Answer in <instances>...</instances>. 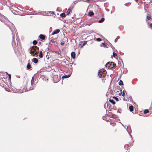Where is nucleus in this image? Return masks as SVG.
<instances>
[{"label": "nucleus", "mask_w": 152, "mask_h": 152, "mask_svg": "<svg viewBox=\"0 0 152 152\" xmlns=\"http://www.w3.org/2000/svg\"><path fill=\"white\" fill-rule=\"evenodd\" d=\"M39 48L36 46H33L31 48V52L33 55H37L39 52Z\"/></svg>", "instance_id": "nucleus-1"}, {"label": "nucleus", "mask_w": 152, "mask_h": 152, "mask_svg": "<svg viewBox=\"0 0 152 152\" xmlns=\"http://www.w3.org/2000/svg\"><path fill=\"white\" fill-rule=\"evenodd\" d=\"M35 87V86L34 84V77L32 78L31 82V85L30 86L28 85L26 89L27 91L28 90H33Z\"/></svg>", "instance_id": "nucleus-2"}, {"label": "nucleus", "mask_w": 152, "mask_h": 152, "mask_svg": "<svg viewBox=\"0 0 152 152\" xmlns=\"http://www.w3.org/2000/svg\"><path fill=\"white\" fill-rule=\"evenodd\" d=\"M106 71L104 69H100L98 72V76L100 78H102L106 75Z\"/></svg>", "instance_id": "nucleus-3"}, {"label": "nucleus", "mask_w": 152, "mask_h": 152, "mask_svg": "<svg viewBox=\"0 0 152 152\" xmlns=\"http://www.w3.org/2000/svg\"><path fill=\"white\" fill-rule=\"evenodd\" d=\"M53 80L54 83H56L58 82L60 80V77H58V75H54L53 77Z\"/></svg>", "instance_id": "nucleus-4"}, {"label": "nucleus", "mask_w": 152, "mask_h": 152, "mask_svg": "<svg viewBox=\"0 0 152 152\" xmlns=\"http://www.w3.org/2000/svg\"><path fill=\"white\" fill-rule=\"evenodd\" d=\"M60 32V30L59 29H57L54 30L52 33V35H54Z\"/></svg>", "instance_id": "nucleus-5"}, {"label": "nucleus", "mask_w": 152, "mask_h": 152, "mask_svg": "<svg viewBox=\"0 0 152 152\" xmlns=\"http://www.w3.org/2000/svg\"><path fill=\"white\" fill-rule=\"evenodd\" d=\"M71 56L72 58L73 59H74L75 58V53L74 52H72L71 53Z\"/></svg>", "instance_id": "nucleus-6"}, {"label": "nucleus", "mask_w": 152, "mask_h": 152, "mask_svg": "<svg viewBox=\"0 0 152 152\" xmlns=\"http://www.w3.org/2000/svg\"><path fill=\"white\" fill-rule=\"evenodd\" d=\"M27 68L28 69L31 70L32 69V67H31V64L30 63H28L27 65Z\"/></svg>", "instance_id": "nucleus-7"}, {"label": "nucleus", "mask_w": 152, "mask_h": 152, "mask_svg": "<svg viewBox=\"0 0 152 152\" xmlns=\"http://www.w3.org/2000/svg\"><path fill=\"white\" fill-rule=\"evenodd\" d=\"M32 61L36 64L37 63L38 60L37 58H34L32 59Z\"/></svg>", "instance_id": "nucleus-8"}, {"label": "nucleus", "mask_w": 152, "mask_h": 152, "mask_svg": "<svg viewBox=\"0 0 152 152\" xmlns=\"http://www.w3.org/2000/svg\"><path fill=\"white\" fill-rule=\"evenodd\" d=\"M39 37L42 40H44L45 39V36L43 34H40Z\"/></svg>", "instance_id": "nucleus-9"}, {"label": "nucleus", "mask_w": 152, "mask_h": 152, "mask_svg": "<svg viewBox=\"0 0 152 152\" xmlns=\"http://www.w3.org/2000/svg\"><path fill=\"white\" fill-rule=\"evenodd\" d=\"M129 108L130 111L132 112V111H133L134 108L133 106L131 105L129 106Z\"/></svg>", "instance_id": "nucleus-10"}, {"label": "nucleus", "mask_w": 152, "mask_h": 152, "mask_svg": "<svg viewBox=\"0 0 152 152\" xmlns=\"http://www.w3.org/2000/svg\"><path fill=\"white\" fill-rule=\"evenodd\" d=\"M88 14L89 16H91L94 15V13L92 11H89L88 12Z\"/></svg>", "instance_id": "nucleus-11"}, {"label": "nucleus", "mask_w": 152, "mask_h": 152, "mask_svg": "<svg viewBox=\"0 0 152 152\" xmlns=\"http://www.w3.org/2000/svg\"><path fill=\"white\" fill-rule=\"evenodd\" d=\"M39 56L40 58H42L43 57V53L42 51H40Z\"/></svg>", "instance_id": "nucleus-12"}, {"label": "nucleus", "mask_w": 152, "mask_h": 152, "mask_svg": "<svg viewBox=\"0 0 152 152\" xmlns=\"http://www.w3.org/2000/svg\"><path fill=\"white\" fill-rule=\"evenodd\" d=\"M72 10H71V9L69 8V9L67 11V15H69L70 12H71V11Z\"/></svg>", "instance_id": "nucleus-13"}, {"label": "nucleus", "mask_w": 152, "mask_h": 152, "mask_svg": "<svg viewBox=\"0 0 152 152\" xmlns=\"http://www.w3.org/2000/svg\"><path fill=\"white\" fill-rule=\"evenodd\" d=\"M86 42H87L86 41H84L83 42H82V44H81V47H82L85 45L86 44Z\"/></svg>", "instance_id": "nucleus-14"}, {"label": "nucleus", "mask_w": 152, "mask_h": 152, "mask_svg": "<svg viewBox=\"0 0 152 152\" xmlns=\"http://www.w3.org/2000/svg\"><path fill=\"white\" fill-rule=\"evenodd\" d=\"M110 102L112 103L113 104H115V102L113 99H110L109 100Z\"/></svg>", "instance_id": "nucleus-15"}, {"label": "nucleus", "mask_w": 152, "mask_h": 152, "mask_svg": "<svg viewBox=\"0 0 152 152\" xmlns=\"http://www.w3.org/2000/svg\"><path fill=\"white\" fill-rule=\"evenodd\" d=\"M104 19L103 18H102L101 20H99L98 22L100 23H102L104 21Z\"/></svg>", "instance_id": "nucleus-16"}, {"label": "nucleus", "mask_w": 152, "mask_h": 152, "mask_svg": "<svg viewBox=\"0 0 152 152\" xmlns=\"http://www.w3.org/2000/svg\"><path fill=\"white\" fill-rule=\"evenodd\" d=\"M69 77H70V75H64V76H63L62 77V78H68Z\"/></svg>", "instance_id": "nucleus-17"}, {"label": "nucleus", "mask_w": 152, "mask_h": 152, "mask_svg": "<svg viewBox=\"0 0 152 152\" xmlns=\"http://www.w3.org/2000/svg\"><path fill=\"white\" fill-rule=\"evenodd\" d=\"M60 15L61 17L65 18L66 17V15L64 13H61Z\"/></svg>", "instance_id": "nucleus-18"}, {"label": "nucleus", "mask_w": 152, "mask_h": 152, "mask_svg": "<svg viewBox=\"0 0 152 152\" xmlns=\"http://www.w3.org/2000/svg\"><path fill=\"white\" fill-rule=\"evenodd\" d=\"M151 18V17L150 15H148L147 16L146 19L148 20H150Z\"/></svg>", "instance_id": "nucleus-19"}, {"label": "nucleus", "mask_w": 152, "mask_h": 152, "mask_svg": "<svg viewBox=\"0 0 152 152\" xmlns=\"http://www.w3.org/2000/svg\"><path fill=\"white\" fill-rule=\"evenodd\" d=\"M118 84L119 85H120V86L123 85V82L122 80H120L119 81V82Z\"/></svg>", "instance_id": "nucleus-20"}, {"label": "nucleus", "mask_w": 152, "mask_h": 152, "mask_svg": "<svg viewBox=\"0 0 152 152\" xmlns=\"http://www.w3.org/2000/svg\"><path fill=\"white\" fill-rule=\"evenodd\" d=\"M113 63L112 62H111L110 63H109V62H108L105 65V66H106V67H107V66H108V64H109V65L110 66H111V64H112Z\"/></svg>", "instance_id": "nucleus-21"}, {"label": "nucleus", "mask_w": 152, "mask_h": 152, "mask_svg": "<svg viewBox=\"0 0 152 152\" xmlns=\"http://www.w3.org/2000/svg\"><path fill=\"white\" fill-rule=\"evenodd\" d=\"M149 112V110L147 109H146L144 111V114H146Z\"/></svg>", "instance_id": "nucleus-22"}, {"label": "nucleus", "mask_w": 152, "mask_h": 152, "mask_svg": "<svg viewBox=\"0 0 152 152\" xmlns=\"http://www.w3.org/2000/svg\"><path fill=\"white\" fill-rule=\"evenodd\" d=\"M2 18L4 19L5 20L9 21V20H8L7 18H6L5 16H3Z\"/></svg>", "instance_id": "nucleus-23"}, {"label": "nucleus", "mask_w": 152, "mask_h": 152, "mask_svg": "<svg viewBox=\"0 0 152 152\" xmlns=\"http://www.w3.org/2000/svg\"><path fill=\"white\" fill-rule=\"evenodd\" d=\"M37 43V42L36 40H34L33 42V44L34 45H36Z\"/></svg>", "instance_id": "nucleus-24"}, {"label": "nucleus", "mask_w": 152, "mask_h": 152, "mask_svg": "<svg viewBox=\"0 0 152 152\" xmlns=\"http://www.w3.org/2000/svg\"><path fill=\"white\" fill-rule=\"evenodd\" d=\"M96 40L98 41H101V39L100 38H97L96 39Z\"/></svg>", "instance_id": "nucleus-25"}, {"label": "nucleus", "mask_w": 152, "mask_h": 152, "mask_svg": "<svg viewBox=\"0 0 152 152\" xmlns=\"http://www.w3.org/2000/svg\"><path fill=\"white\" fill-rule=\"evenodd\" d=\"M12 45L13 46H14L15 45H16V44L15 42H13V41H12Z\"/></svg>", "instance_id": "nucleus-26"}, {"label": "nucleus", "mask_w": 152, "mask_h": 152, "mask_svg": "<svg viewBox=\"0 0 152 152\" xmlns=\"http://www.w3.org/2000/svg\"><path fill=\"white\" fill-rule=\"evenodd\" d=\"M113 98L115 99L117 101H118V98L116 97H113Z\"/></svg>", "instance_id": "nucleus-27"}, {"label": "nucleus", "mask_w": 152, "mask_h": 152, "mask_svg": "<svg viewBox=\"0 0 152 152\" xmlns=\"http://www.w3.org/2000/svg\"><path fill=\"white\" fill-rule=\"evenodd\" d=\"M116 54L114 52H113V56L115 57L116 56Z\"/></svg>", "instance_id": "nucleus-28"}, {"label": "nucleus", "mask_w": 152, "mask_h": 152, "mask_svg": "<svg viewBox=\"0 0 152 152\" xmlns=\"http://www.w3.org/2000/svg\"><path fill=\"white\" fill-rule=\"evenodd\" d=\"M6 73H7L9 77V78L10 79H11V75L10 74H8V73H7V72H6Z\"/></svg>", "instance_id": "nucleus-29"}, {"label": "nucleus", "mask_w": 152, "mask_h": 152, "mask_svg": "<svg viewBox=\"0 0 152 152\" xmlns=\"http://www.w3.org/2000/svg\"><path fill=\"white\" fill-rule=\"evenodd\" d=\"M54 53H56L58 55H59V53L58 52V51H54Z\"/></svg>", "instance_id": "nucleus-30"}, {"label": "nucleus", "mask_w": 152, "mask_h": 152, "mask_svg": "<svg viewBox=\"0 0 152 152\" xmlns=\"http://www.w3.org/2000/svg\"><path fill=\"white\" fill-rule=\"evenodd\" d=\"M124 95H125V91H123V93H122V96H124Z\"/></svg>", "instance_id": "nucleus-31"}, {"label": "nucleus", "mask_w": 152, "mask_h": 152, "mask_svg": "<svg viewBox=\"0 0 152 152\" xmlns=\"http://www.w3.org/2000/svg\"><path fill=\"white\" fill-rule=\"evenodd\" d=\"M50 41L52 43L54 42H55L54 40L53 39H51L50 40Z\"/></svg>", "instance_id": "nucleus-32"}, {"label": "nucleus", "mask_w": 152, "mask_h": 152, "mask_svg": "<svg viewBox=\"0 0 152 152\" xmlns=\"http://www.w3.org/2000/svg\"><path fill=\"white\" fill-rule=\"evenodd\" d=\"M48 12L49 13V14H51L52 13H53V12Z\"/></svg>", "instance_id": "nucleus-33"}, {"label": "nucleus", "mask_w": 152, "mask_h": 152, "mask_svg": "<svg viewBox=\"0 0 152 152\" xmlns=\"http://www.w3.org/2000/svg\"><path fill=\"white\" fill-rule=\"evenodd\" d=\"M64 43L63 42H61V45H64Z\"/></svg>", "instance_id": "nucleus-34"}, {"label": "nucleus", "mask_w": 152, "mask_h": 152, "mask_svg": "<svg viewBox=\"0 0 152 152\" xmlns=\"http://www.w3.org/2000/svg\"><path fill=\"white\" fill-rule=\"evenodd\" d=\"M103 77V79L102 80V82H104V80H105V79H104V77Z\"/></svg>", "instance_id": "nucleus-35"}, {"label": "nucleus", "mask_w": 152, "mask_h": 152, "mask_svg": "<svg viewBox=\"0 0 152 152\" xmlns=\"http://www.w3.org/2000/svg\"><path fill=\"white\" fill-rule=\"evenodd\" d=\"M89 1H90V0H86L85 1L86 2H89Z\"/></svg>", "instance_id": "nucleus-36"}, {"label": "nucleus", "mask_w": 152, "mask_h": 152, "mask_svg": "<svg viewBox=\"0 0 152 152\" xmlns=\"http://www.w3.org/2000/svg\"><path fill=\"white\" fill-rule=\"evenodd\" d=\"M149 25L151 27H152V23L150 24Z\"/></svg>", "instance_id": "nucleus-37"}, {"label": "nucleus", "mask_w": 152, "mask_h": 152, "mask_svg": "<svg viewBox=\"0 0 152 152\" xmlns=\"http://www.w3.org/2000/svg\"><path fill=\"white\" fill-rule=\"evenodd\" d=\"M78 1H79V0L76 1L75 2H75H76V3H77V2H78Z\"/></svg>", "instance_id": "nucleus-38"}, {"label": "nucleus", "mask_w": 152, "mask_h": 152, "mask_svg": "<svg viewBox=\"0 0 152 152\" xmlns=\"http://www.w3.org/2000/svg\"><path fill=\"white\" fill-rule=\"evenodd\" d=\"M121 94H122V93H121V92L120 93H119V95H121Z\"/></svg>", "instance_id": "nucleus-39"}, {"label": "nucleus", "mask_w": 152, "mask_h": 152, "mask_svg": "<svg viewBox=\"0 0 152 152\" xmlns=\"http://www.w3.org/2000/svg\"><path fill=\"white\" fill-rule=\"evenodd\" d=\"M39 44H41V42H39Z\"/></svg>", "instance_id": "nucleus-40"}, {"label": "nucleus", "mask_w": 152, "mask_h": 152, "mask_svg": "<svg viewBox=\"0 0 152 152\" xmlns=\"http://www.w3.org/2000/svg\"><path fill=\"white\" fill-rule=\"evenodd\" d=\"M130 135L131 137H132V136L130 134Z\"/></svg>", "instance_id": "nucleus-41"}, {"label": "nucleus", "mask_w": 152, "mask_h": 152, "mask_svg": "<svg viewBox=\"0 0 152 152\" xmlns=\"http://www.w3.org/2000/svg\"><path fill=\"white\" fill-rule=\"evenodd\" d=\"M135 0L136 1H138V0Z\"/></svg>", "instance_id": "nucleus-42"}]
</instances>
